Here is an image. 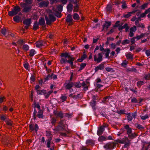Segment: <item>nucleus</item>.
<instances>
[{
  "label": "nucleus",
  "mask_w": 150,
  "mask_h": 150,
  "mask_svg": "<svg viewBox=\"0 0 150 150\" xmlns=\"http://www.w3.org/2000/svg\"><path fill=\"white\" fill-rule=\"evenodd\" d=\"M21 11V8L18 6H16L13 7L11 11L8 12V15L11 16H12L18 14V13Z\"/></svg>",
  "instance_id": "nucleus-1"
},
{
  "label": "nucleus",
  "mask_w": 150,
  "mask_h": 150,
  "mask_svg": "<svg viewBox=\"0 0 150 150\" xmlns=\"http://www.w3.org/2000/svg\"><path fill=\"white\" fill-rule=\"evenodd\" d=\"M45 20L46 24L49 25H51L52 22H54L56 20V18L53 14H49V19L47 16H45Z\"/></svg>",
  "instance_id": "nucleus-2"
},
{
  "label": "nucleus",
  "mask_w": 150,
  "mask_h": 150,
  "mask_svg": "<svg viewBox=\"0 0 150 150\" xmlns=\"http://www.w3.org/2000/svg\"><path fill=\"white\" fill-rule=\"evenodd\" d=\"M67 60L66 58H61L60 59V62L62 64H65L67 63H69L71 66H74L73 62L75 60V58L70 56V58H69Z\"/></svg>",
  "instance_id": "nucleus-3"
},
{
  "label": "nucleus",
  "mask_w": 150,
  "mask_h": 150,
  "mask_svg": "<svg viewBox=\"0 0 150 150\" xmlns=\"http://www.w3.org/2000/svg\"><path fill=\"white\" fill-rule=\"evenodd\" d=\"M116 144L117 143L115 142H110L104 145L103 147L104 148L110 149L115 147Z\"/></svg>",
  "instance_id": "nucleus-4"
},
{
  "label": "nucleus",
  "mask_w": 150,
  "mask_h": 150,
  "mask_svg": "<svg viewBox=\"0 0 150 150\" xmlns=\"http://www.w3.org/2000/svg\"><path fill=\"white\" fill-rule=\"evenodd\" d=\"M38 4V6L40 8L47 7L49 4V2L48 1H42Z\"/></svg>",
  "instance_id": "nucleus-5"
},
{
  "label": "nucleus",
  "mask_w": 150,
  "mask_h": 150,
  "mask_svg": "<svg viewBox=\"0 0 150 150\" xmlns=\"http://www.w3.org/2000/svg\"><path fill=\"white\" fill-rule=\"evenodd\" d=\"M64 122L63 121H61L59 123V125L57 128L53 129L55 131L54 132L55 133H57L58 132L59 130H62L63 127L64 126Z\"/></svg>",
  "instance_id": "nucleus-6"
},
{
  "label": "nucleus",
  "mask_w": 150,
  "mask_h": 150,
  "mask_svg": "<svg viewBox=\"0 0 150 150\" xmlns=\"http://www.w3.org/2000/svg\"><path fill=\"white\" fill-rule=\"evenodd\" d=\"M117 142L119 143L125 144L126 146H128L130 144V142L127 137H124L122 139H118Z\"/></svg>",
  "instance_id": "nucleus-7"
},
{
  "label": "nucleus",
  "mask_w": 150,
  "mask_h": 150,
  "mask_svg": "<svg viewBox=\"0 0 150 150\" xmlns=\"http://www.w3.org/2000/svg\"><path fill=\"white\" fill-rule=\"evenodd\" d=\"M105 23H104L103 25V29L102 31H105V30L107 31L108 29L111 25V22L110 21H106L105 22Z\"/></svg>",
  "instance_id": "nucleus-8"
},
{
  "label": "nucleus",
  "mask_w": 150,
  "mask_h": 150,
  "mask_svg": "<svg viewBox=\"0 0 150 150\" xmlns=\"http://www.w3.org/2000/svg\"><path fill=\"white\" fill-rule=\"evenodd\" d=\"M102 54L99 53L98 54V57L97 58V56L96 55H95L94 56V60L97 62L98 63L100 62L102 60Z\"/></svg>",
  "instance_id": "nucleus-9"
},
{
  "label": "nucleus",
  "mask_w": 150,
  "mask_h": 150,
  "mask_svg": "<svg viewBox=\"0 0 150 150\" xmlns=\"http://www.w3.org/2000/svg\"><path fill=\"white\" fill-rule=\"evenodd\" d=\"M45 44V42L42 40H40L36 42L35 43L36 47H40L42 46H44Z\"/></svg>",
  "instance_id": "nucleus-10"
},
{
  "label": "nucleus",
  "mask_w": 150,
  "mask_h": 150,
  "mask_svg": "<svg viewBox=\"0 0 150 150\" xmlns=\"http://www.w3.org/2000/svg\"><path fill=\"white\" fill-rule=\"evenodd\" d=\"M60 56L62 57V58H66L67 59V58L68 59L69 58H70V56H71L69 53L65 52L64 53H62Z\"/></svg>",
  "instance_id": "nucleus-11"
},
{
  "label": "nucleus",
  "mask_w": 150,
  "mask_h": 150,
  "mask_svg": "<svg viewBox=\"0 0 150 150\" xmlns=\"http://www.w3.org/2000/svg\"><path fill=\"white\" fill-rule=\"evenodd\" d=\"M34 108V111L33 113L34 116L36 115L37 112L36 111L35 109L37 108L38 110H39L40 109V106L39 105L38 103H37L36 102H34V104L33 105Z\"/></svg>",
  "instance_id": "nucleus-12"
},
{
  "label": "nucleus",
  "mask_w": 150,
  "mask_h": 150,
  "mask_svg": "<svg viewBox=\"0 0 150 150\" xmlns=\"http://www.w3.org/2000/svg\"><path fill=\"white\" fill-rule=\"evenodd\" d=\"M32 8V6H26L23 9V11L25 13H28L31 11Z\"/></svg>",
  "instance_id": "nucleus-13"
},
{
  "label": "nucleus",
  "mask_w": 150,
  "mask_h": 150,
  "mask_svg": "<svg viewBox=\"0 0 150 150\" xmlns=\"http://www.w3.org/2000/svg\"><path fill=\"white\" fill-rule=\"evenodd\" d=\"M23 23L26 25L30 26L32 23L31 19L30 18L25 19L23 21Z\"/></svg>",
  "instance_id": "nucleus-14"
},
{
  "label": "nucleus",
  "mask_w": 150,
  "mask_h": 150,
  "mask_svg": "<svg viewBox=\"0 0 150 150\" xmlns=\"http://www.w3.org/2000/svg\"><path fill=\"white\" fill-rule=\"evenodd\" d=\"M29 128L30 130L31 131L35 130V132H37L38 129V125L36 124L34 128L32 124H31L29 125Z\"/></svg>",
  "instance_id": "nucleus-15"
},
{
  "label": "nucleus",
  "mask_w": 150,
  "mask_h": 150,
  "mask_svg": "<svg viewBox=\"0 0 150 150\" xmlns=\"http://www.w3.org/2000/svg\"><path fill=\"white\" fill-rule=\"evenodd\" d=\"M38 23L40 25L43 26L45 25V19L42 17L39 19Z\"/></svg>",
  "instance_id": "nucleus-16"
},
{
  "label": "nucleus",
  "mask_w": 150,
  "mask_h": 150,
  "mask_svg": "<svg viewBox=\"0 0 150 150\" xmlns=\"http://www.w3.org/2000/svg\"><path fill=\"white\" fill-rule=\"evenodd\" d=\"M65 20L66 21L67 23H70L71 22L73 21L71 15L68 14Z\"/></svg>",
  "instance_id": "nucleus-17"
},
{
  "label": "nucleus",
  "mask_w": 150,
  "mask_h": 150,
  "mask_svg": "<svg viewBox=\"0 0 150 150\" xmlns=\"http://www.w3.org/2000/svg\"><path fill=\"white\" fill-rule=\"evenodd\" d=\"M54 113L55 115L57 117H59L62 118L63 117V114L62 112H58L55 111H54Z\"/></svg>",
  "instance_id": "nucleus-18"
},
{
  "label": "nucleus",
  "mask_w": 150,
  "mask_h": 150,
  "mask_svg": "<svg viewBox=\"0 0 150 150\" xmlns=\"http://www.w3.org/2000/svg\"><path fill=\"white\" fill-rule=\"evenodd\" d=\"M104 130L105 129L104 126L100 127L97 132V134L98 135H101L104 131Z\"/></svg>",
  "instance_id": "nucleus-19"
},
{
  "label": "nucleus",
  "mask_w": 150,
  "mask_h": 150,
  "mask_svg": "<svg viewBox=\"0 0 150 150\" xmlns=\"http://www.w3.org/2000/svg\"><path fill=\"white\" fill-rule=\"evenodd\" d=\"M73 5L71 3L69 4L67 7V8L68 12L70 13L73 10Z\"/></svg>",
  "instance_id": "nucleus-20"
},
{
  "label": "nucleus",
  "mask_w": 150,
  "mask_h": 150,
  "mask_svg": "<svg viewBox=\"0 0 150 150\" xmlns=\"http://www.w3.org/2000/svg\"><path fill=\"white\" fill-rule=\"evenodd\" d=\"M13 21L17 23H19L21 20V17L18 15H16L13 18Z\"/></svg>",
  "instance_id": "nucleus-21"
},
{
  "label": "nucleus",
  "mask_w": 150,
  "mask_h": 150,
  "mask_svg": "<svg viewBox=\"0 0 150 150\" xmlns=\"http://www.w3.org/2000/svg\"><path fill=\"white\" fill-rule=\"evenodd\" d=\"M39 25H40L38 24V22L37 21H35L33 26V29L35 30H37L39 28Z\"/></svg>",
  "instance_id": "nucleus-22"
},
{
  "label": "nucleus",
  "mask_w": 150,
  "mask_h": 150,
  "mask_svg": "<svg viewBox=\"0 0 150 150\" xmlns=\"http://www.w3.org/2000/svg\"><path fill=\"white\" fill-rule=\"evenodd\" d=\"M65 88L66 89H69L74 86V83L72 82H69L68 83H66Z\"/></svg>",
  "instance_id": "nucleus-23"
},
{
  "label": "nucleus",
  "mask_w": 150,
  "mask_h": 150,
  "mask_svg": "<svg viewBox=\"0 0 150 150\" xmlns=\"http://www.w3.org/2000/svg\"><path fill=\"white\" fill-rule=\"evenodd\" d=\"M21 48L25 51L27 52L29 50L30 47L28 45L25 44L23 45L21 47Z\"/></svg>",
  "instance_id": "nucleus-24"
},
{
  "label": "nucleus",
  "mask_w": 150,
  "mask_h": 150,
  "mask_svg": "<svg viewBox=\"0 0 150 150\" xmlns=\"http://www.w3.org/2000/svg\"><path fill=\"white\" fill-rule=\"evenodd\" d=\"M125 128L127 131L128 135L129 134L132 132L131 128L129 127L128 125H127L125 126Z\"/></svg>",
  "instance_id": "nucleus-25"
},
{
  "label": "nucleus",
  "mask_w": 150,
  "mask_h": 150,
  "mask_svg": "<svg viewBox=\"0 0 150 150\" xmlns=\"http://www.w3.org/2000/svg\"><path fill=\"white\" fill-rule=\"evenodd\" d=\"M105 52H106L105 53V56L106 58H109V54L110 53V50L108 48H107L106 49H105V51H104Z\"/></svg>",
  "instance_id": "nucleus-26"
},
{
  "label": "nucleus",
  "mask_w": 150,
  "mask_h": 150,
  "mask_svg": "<svg viewBox=\"0 0 150 150\" xmlns=\"http://www.w3.org/2000/svg\"><path fill=\"white\" fill-rule=\"evenodd\" d=\"M127 24L125 23L124 24V25L122 26V25H123V23L121 24H120V27L118 28V29L119 30L121 31L122 30V29L125 28H126V26H127Z\"/></svg>",
  "instance_id": "nucleus-27"
},
{
  "label": "nucleus",
  "mask_w": 150,
  "mask_h": 150,
  "mask_svg": "<svg viewBox=\"0 0 150 150\" xmlns=\"http://www.w3.org/2000/svg\"><path fill=\"white\" fill-rule=\"evenodd\" d=\"M90 86V82L88 80H87L86 81H85V91L88 89V87Z\"/></svg>",
  "instance_id": "nucleus-28"
},
{
  "label": "nucleus",
  "mask_w": 150,
  "mask_h": 150,
  "mask_svg": "<svg viewBox=\"0 0 150 150\" xmlns=\"http://www.w3.org/2000/svg\"><path fill=\"white\" fill-rule=\"evenodd\" d=\"M146 33H142L139 35H137L136 37V38L137 40H138L141 38L143 37L145 35Z\"/></svg>",
  "instance_id": "nucleus-29"
},
{
  "label": "nucleus",
  "mask_w": 150,
  "mask_h": 150,
  "mask_svg": "<svg viewBox=\"0 0 150 150\" xmlns=\"http://www.w3.org/2000/svg\"><path fill=\"white\" fill-rule=\"evenodd\" d=\"M37 115L39 118H42L43 117L42 111V110H40L38 112Z\"/></svg>",
  "instance_id": "nucleus-30"
},
{
  "label": "nucleus",
  "mask_w": 150,
  "mask_h": 150,
  "mask_svg": "<svg viewBox=\"0 0 150 150\" xmlns=\"http://www.w3.org/2000/svg\"><path fill=\"white\" fill-rule=\"evenodd\" d=\"M63 5L62 4L57 6V9L58 11L60 12H62L63 10Z\"/></svg>",
  "instance_id": "nucleus-31"
},
{
  "label": "nucleus",
  "mask_w": 150,
  "mask_h": 150,
  "mask_svg": "<svg viewBox=\"0 0 150 150\" xmlns=\"http://www.w3.org/2000/svg\"><path fill=\"white\" fill-rule=\"evenodd\" d=\"M36 53L35 50L31 49L30 51L29 55L30 57H33Z\"/></svg>",
  "instance_id": "nucleus-32"
},
{
  "label": "nucleus",
  "mask_w": 150,
  "mask_h": 150,
  "mask_svg": "<svg viewBox=\"0 0 150 150\" xmlns=\"http://www.w3.org/2000/svg\"><path fill=\"white\" fill-rule=\"evenodd\" d=\"M46 92L45 90H38L37 91V93L38 94L40 95L44 94Z\"/></svg>",
  "instance_id": "nucleus-33"
},
{
  "label": "nucleus",
  "mask_w": 150,
  "mask_h": 150,
  "mask_svg": "<svg viewBox=\"0 0 150 150\" xmlns=\"http://www.w3.org/2000/svg\"><path fill=\"white\" fill-rule=\"evenodd\" d=\"M90 105L92 106L93 110H95L96 109L95 106L96 105V103L95 100H93L90 102Z\"/></svg>",
  "instance_id": "nucleus-34"
},
{
  "label": "nucleus",
  "mask_w": 150,
  "mask_h": 150,
  "mask_svg": "<svg viewBox=\"0 0 150 150\" xmlns=\"http://www.w3.org/2000/svg\"><path fill=\"white\" fill-rule=\"evenodd\" d=\"M131 14L130 13V12H128L127 14H123L122 17H124L125 18H128L131 16Z\"/></svg>",
  "instance_id": "nucleus-35"
},
{
  "label": "nucleus",
  "mask_w": 150,
  "mask_h": 150,
  "mask_svg": "<svg viewBox=\"0 0 150 150\" xmlns=\"http://www.w3.org/2000/svg\"><path fill=\"white\" fill-rule=\"evenodd\" d=\"M120 21H116L115 25L113 26V28H116L118 27H120V26L121 24L120 23Z\"/></svg>",
  "instance_id": "nucleus-36"
},
{
  "label": "nucleus",
  "mask_w": 150,
  "mask_h": 150,
  "mask_svg": "<svg viewBox=\"0 0 150 150\" xmlns=\"http://www.w3.org/2000/svg\"><path fill=\"white\" fill-rule=\"evenodd\" d=\"M84 59V51L83 52V54L81 58L78 59H77L78 62H82Z\"/></svg>",
  "instance_id": "nucleus-37"
},
{
  "label": "nucleus",
  "mask_w": 150,
  "mask_h": 150,
  "mask_svg": "<svg viewBox=\"0 0 150 150\" xmlns=\"http://www.w3.org/2000/svg\"><path fill=\"white\" fill-rule=\"evenodd\" d=\"M148 4L147 3H145L140 6V8L142 10H144L146 8Z\"/></svg>",
  "instance_id": "nucleus-38"
},
{
  "label": "nucleus",
  "mask_w": 150,
  "mask_h": 150,
  "mask_svg": "<svg viewBox=\"0 0 150 150\" xmlns=\"http://www.w3.org/2000/svg\"><path fill=\"white\" fill-rule=\"evenodd\" d=\"M49 1H50V4L51 5L60 2L59 0H49Z\"/></svg>",
  "instance_id": "nucleus-39"
},
{
  "label": "nucleus",
  "mask_w": 150,
  "mask_h": 150,
  "mask_svg": "<svg viewBox=\"0 0 150 150\" xmlns=\"http://www.w3.org/2000/svg\"><path fill=\"white\" fill-rule=\"evenodd\" d=\"M98 140L99 141L102 142L105 140H106V138L103 136H101L99 137Z\"/></svg>",
  "instance_id": "nucleus-40"
},
{
  "label": "nucleus",
  "mask_w": 150,
  "mask_h": 150,
  "mask_svg": "<svg viewBox=\"0 0 150 150\" xmlns=\"http://www.w3.org/2000/svg\"><path fill=\"white\" fill-rule=\"evenodd\" d=\"M136 134L134 133H131L129 134L128 135V137L131 139H133L136 136Z\"/></svg>",
  "instance_id": "nucleus-41"
},
{
  "label": "nucleus",
  "mask_w": 150,
  "mask_h": 150,
  "mask_svg": "<svg viewBox=\"0 0 150 150\" xmlns=\"http://www.w3.org/2000/svg\"><path fill=\"white\" fill-rule=\"evenodd\" d=\"M73 18L74 20H78L79 18V16L77 13H75L73 15Z\"/></svg>",
  "instance_id": "nucleus-42"
},
{
  "label": "nucleus",
  "mask_w": 150,
  "mask_h": 150,
  "mask_svg": "<svg viewBox=\"0 0 150 150\" xmlns=\"http://www.w3.org/2000/svg\"><path fill=\"white\" fill-rule=\"evenodd\" d=\"M52 91H50L47 93H46V92L44 94L45 96V98H47L52 93Z\"/></svg>",
  "instance_id": "nucleus-43"
},
{
  "label": "nucleus",
  "mask_w": 150,
  "mask_h": 150,
  "mask_svg": "<svg viewBox=\"0 0 150 150\" xmlns=\"http://www.w3.org/2000/svg\"><path fill=\"white\" fill-rule=\"evenodd\" d=\"M34 0H23L27 4L30 5L32 4Z\"/></svg>",
  "instance_id": "nucleus-44"
},
{
  "label": "nucleus",
  "mask_w": 150,
  "mask_h": 150,
  "mask_svg": "<svg viewBox=\"0 0 150 150\" xmlns=\"http://www.w3.org/2000/svg\"><path fill=\"white\" fill-rule=\"evenodd\" d=\"M130 42V41L127 39H126L125 40H123L122 43L123 45H125L126 44H129Z\"/></svg>",
  "instance_id": "nucleus-45"
},
{
  "label": "nucleus",
  "mask_w": 150,
  "mask_h": 150,
  "mask_svg": "<svg viewBox=\"0 0 150 150\" xmlns=\"http://www.w3.org/2000/svg\"><path fill=\"white\" fill-rule=\"evenodd\" d=\"M112 10V6L111 5H108L106 7V10L107 11L110 12Z\"/></svg>",
  "instance_id": "nucleus-46"
},
{
  "label": "nucleus",
  "mask_w": 150,
  "mask_h": 150,
  "mask_svg": "<svg viewBox=\"0 0 150 150\" xmlns=\"http://www.w3.org/2000/svg\"><path fill=\"white\" fill-rule=\"evenodd\" d=\"M6 122L7 125L10 126L12 125V122L9 119H7L6 120Z\"/></svg>",
  "instance_id": "nucleus-47"
},
{
  "label": "nucleus",
  "mask_w": 150,
  "mask_h": 150,
  "mask_svg": "<svg viewBox=\"0 0 150 150\" xmlns=\"http://www.w3.org/2000/svg\"><path fill=\"white\" fill-rule=\"evenodd\" d=\"M53 75V74H52L51 75H49L45 78V79L47 80L52 79V77Z\"/></svg>",
  "instance_id": "nucleus-48"
},
{
  "label": "nucleus",
  "mask_w": 150,
  "mask_h": 150,
  "mask_svg": "<svg viewBox=\"0 0 150 150\" xmlns=\"http://www.w3.org/2000/svg\"><path fill=\"white\" fill-rule=\"evenodd\" d=\"M74 83V86L77 88H79L81 86V84L79 83L75 82Z\"/></svg>",
  "instance_id": "nucleus-49"
},
{
  "label": "nucleus",
  "mask_w": 150,
  "mask_h": 150,
  "mask_svg": "<svg viewBox=\"0 0 150 150\" xmlns=\"http://www.w3.org/2000/svg\"><path fill=\"white\" fill-rule=\"evenodd\" d=\"M141 119L143 120H145L149 117V116L148 115H146L144 116H140Z\"/></svg>",
  "instance_id": "nucleus-50"
},
{
  "label": "nucleus",
  "mask_w": 150,
  "mask_h": 150,
  "mask_svg": "<svg viewBox=\"0 0 150 150\" xmlns=\"http://www.w3.org/2000/svg\"><path fill=\"white\" fill-rule=\"evenodd\" d=\"M79 6L78 5L76 4L74 7L73 11L74 12H77L78 11Z\"/></svg>",
  "instance_id": "nucleus-51"
},
{
  "label": "nucleus",
  "mask_w": 150,
  "mask_h": 150,
  "mask_svg": "<svg viewBox=\"0 0 150 150\" xmlns=\"http://www.w3.org/2000/svg\"><path fill=\"white\" fill-rule=\"evenodd\" d=\"M111 99V98L108 97H106L105 98H104L103 101V102L104 103L105 102H108L109 103V100Z\"/></svg>",
  "instance_id": "nucleus-52"
},
{
  "label": "nucleus",
  "mask_w": 150,
  "mask_h": 150,
  "mask_svg": "<svg viewBox=\"0 0 150 150\" xmlns=\"http://www.w3.org/2000/svg\"><path fill=\"white\" fill-rule=\"evenodd\" d=\"M137 30V28L136 26L131 27L130 29V31L132 32H135Z\"/></svg>",
  "instance_id": "nucleus-53"
},
{
  "label": "nucleus",
  "mask_w": 150,
  "mask_h": 150,
  "mask_svg": "<svg viewBox=\"0 0 150 150\" xmlns=\"http://www.w3.org/2000/svg\"><path fill=\"white\" fill-rule=\"evenodd\" d=\"M6 29H2L1 30V33L4 35H6Z\"/></svg>",
  "instance_id": "nucleus-54"
},
{
  "label": "nucleus",
  "mask_w": 150,
  "mask_h": 150,
  "mask_svg": "<svg viewBox=\"0 0 150 150\" xmlns=\"http://www.w3.org/2000/svg\"><path fill=\"white\" fill-rule=\"evenodd\" d=\"M116 45L115 43H112L111 44L110 47L113 50L115 49L116 47Z\"/></svg>",
  "instance_id": "nucleus-55"
},
{
  "label": "nucleus",
  "mask_w": 150,
  "mask_h": 150,
  "mask_svg": "<svg viewBox=\"0 0 150 150\" xmlns=\"http://www.w3.org/2000/svg\"><path fill=\"white\" fill-rule=\"evenodd\" d=\"M51 140V139L50 138L49 139L47 140V146L48 148H50V147Z\"/></svg>",
  "instance_id": "nucleus-56"
},
{
  "label": "nucleus",
  "mask_w": 150,
  "mask_h": 150,
  "mask_svg": "<svg viewBox=\"0 0 150 150\" xmlns=\"http://www.w3.org/2000/svg\"><path fill=\"white\" fill-rule=\"evenodd\" d=\"M104 66H97L95 69L96 71H98V69H102L103 68Z\"/></svg>",
  "instance_id": "nucleus-57"
},
{
  "label": "nucleus",
  "mask_w": 150,
  "mask_h": 150,
  "mask_svg": "<svg viewBox=\"0 0 150 150\" xmlns=\"http://www.w3.org/2000/svg\"><path fill=\"white\" fill-rule=\"evenodd\" d=\"M67 97L66 96H62L60 98L62 100V102L64 101L67 99Z\"/></svg>",
  "instance_id": "nucleus-58"
},
{
  "label": "nucleus",
  "mask_w": 150,
  "mask_h": 150,
  "mask_svg": "<svg viewBox=\"0 0 150 150\" xmlns=\"http://www.w3.org/2000/svg\"><path fill=\"white\" fill-rule=\"evenodd\" d=\"M35 81V77L33 75H32L30 78V81L31 83L34 82Z\"/></svg>",
  "instance_id": "nucleus-59"
},
{
  "label": "nucleus",
  "mask_w": 150,
  "mask_h": 150,
  "mask_svg": "<svg viewBox=\"0 0 150 150\" xmlns=\"http://www.w3.org/2000/svg\"><path fill=\"white\" fill-rule=\"evenodd\" d=\"M126 56L127 59H131L133 58L132 55L129 54H126Z\"/></svg>",
  "instance_id": "nucleus-60"
},
{
  "label": "nucleus",
  "mask_w": 150,
  "mask_h": 150,
  "mask_svg": "<svg viewBox=\"0 0 150 150\" xmlns=\"http://www.w3.org/2000/svg\"><path fill=\"white\" fill-rule=\"evenodd\" d=\"M136 25L137 26L141 28H143L145 27L144 25L142 23L140 24L139 23H138V24H137Z\"/></svg>",
  "instance_id": "nucleus-61"
},
{
  "label": "nucleus",
  "mask_w": 150,
  "mask_h": 150,
  "mask_svg": "<svg viewBox=\"0 0 150 150\" xmlns=\"http://www.w3.org/2000/svg\"><path fill=\"white\" fill-rule=\"evenodd\" d=\"M55 16L58 18H60L61 16V13L56 11V13L55 14Z\"/></svg>",
  "instance_id": "nucleus-62"
},
{
  "label": "nucleus",
  "mask_w": 150,
  "mask_h": 150,
  "mask_svg": "<svg viewBox=\"0 0 150 150\" xmlns=\"http://www.w3.org/2000/svg\"><path fill=\"white\" fill-rule=\"evenodd\" d=\"M144 83V82L142 81H139L137 83V85L138 86H140L142 85Z\"/></svg>",
  "instance_id": "nucleus-63"
},
{
  "label": "nucleus",
  "mask_w": 150,
  "mask_h": 150,
  "mask_svg": "<svg viewBox=\"0 0 150 150\" xmlns=\"http://www.w3.org/2000/svg\"><path fill=\"white\" fill-rule=\"evenodd\" d=\"M18 42L19 44L20 45H22V46L23 45V44L25 43V41H24L22 40H19L18 41Z\"/></svg>",
  "instance_id": "nucleus-64"
}]
</instances>
